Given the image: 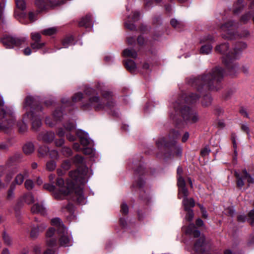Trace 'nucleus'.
<instances>
[{"label":"nucleus","instance_id":"1","mask_svg":"<svg viewBox=\"0 0 254 254\" xmlns=\"http://www.w3.org/2000/svg\"><path fill=\"white\" fill-rule=\"evenodd\" d=\"M85 182L84 174L78 170L69 172V178L67 180L66 185L62 178L57 179L56 185L59 187L58 190H56L54 186L49 184H44L43 188L50 191H54V196L58 199H62L65 196L74 193V199L78 203L83 204L85 203V198L83 195L82 186Z\"/></svg>","mask_w":254,"mask_h":254},{"label":"nucleus","instance_id":"2","mask_svg":"<svg viewBox=\"0 0 254 254\" xmlns=\"http://www.w3.org/2000/svg\"><path fill=\"white\" fill-rule=\"evenodd\" d=\"M223 78V69L216 66L201 76L191 78L189 83L198 91L202 89L217 90L220 88V83Z\"/></svg>","mask_w":254,"mask_h":254},{"label":"nucleus","instance_id":"3","mask_svg":"<svg viewBox=\"0 0 254 254\" xmlns=\"http://www.w3.org/2000/svg\"><path fill=\"white\" fill-rule=\"evenodd\" d=\"M84 93L89 97L88 100L82 103V107L84 110L93 108L96 111H100L106 108L111 109L114 106L112 93L109 91L103 93V98L101 99L93 88H86L84 90Z\"/></svg>","mask_w":254,"mask_h":254},{"label":"nucleus","instance_id":"4","mask_svg":"<svg viewBox=\"0 0 254 254\" xmlns=\"http://www.w3.org/2000/svg\"><path fill=\"white\" fill-rule=\"evenodd\" d=\"M246 47L245 43L238 42L233 47V52H229L223 57V62L229 70L230 74L236 71L238 66L236 63H234V61L239 58L240 54Z\"/></svg>","mask_w":254,"mask_h":254},{"label":"nucleus","instance_id":"5","mask_svg":"<svg viewBox=\"0 0 254 254\" xmlns=\"http://www.w3.org/2000/svg\"><path fill=\"white\" fill-rule=\"evenodd\" d=\"M180 134L178 131L172 130L169 134V140L168 141L164 138L158 139L156 141V144L158 147L164 146L165 148H171L174 151V153L177 155L180 156L182 153V149L180 146L176 145V139L179 136Z\"/></svg>","mask_w":254,"mask_h":254},{"label":"nucleus","instance_id":"6","mask_svg":"<svg viewBox=\"0 0 254 254\" xmlns=\"http://www.w3.org/2000/svg\"><path fill=\"white\" fill-rule=\"evenodd\" d=\"M51 224L57 228L59 237V243L61 247H68L72 245V239L68 235L67 230L64 227L61 219L55 218L51 220Z\"/></svg>","mask_w":254,"mask_h":254},{"label":"nucleus","instance_id":"7","mask_svg":"<svg viewBox=\"0 0 254 254\" xmlns=\"http://www.w3.org/2000/svg\"><path fill=\"white\" fill-rule=\"evenodd\" d=\"M0 131L8 133L14 125L13 112L7 107L0 109Z\"/></svg>","mask_w":254,"mask_h":254},{"label":"nucleus","instance_id":"8","mask_svg":"<svg viewBox=\"0 0 254 254\" xmlns=\"http://www.w3.org/2000/svg\"><path fill=\"white\" fill-rule=\"evenodd\" d=\"M239 27V24L234 21H228L222 24L220 29L223 33L222 36L224 39H233L238 36L237 29Z\"/></svg>","mask_w":254,"mask_h":254},{"label":"nucleus","instance_id":"9","mask_svg":"<svg viewBox=\"0 0 254 254\" xmlns=\"http://www.w3.org/2000/svg\"><path fill=\"white\" fill-rule=\"evenodd\" d=\"M175 108L180 110L183 119L188 122L194 123L199 120L197 114L186 105H175Z\"/></svg>","mask_w":254,"mask_h":254},{"label":"nucleus","instance_id":"10","mask_svg":"<svg viewBox=\"0 0 254 254\" xmlns=\"http://www.w3.org/2000/svg\"><path fill=\"white\" fill-rule=\"evenodd\" d=\"M26 37H15L5 36L1 39V42L6 48H13L14 46H19L26 40Z\"/></svg>","mask_w":254,"mask_h":254},{"label":"nucleus","instance_id":"11","mask_svg":"<svg viewBox=\"0 0 254 254\" xmlns=\"http://www.w3.org/2000/svg\"><path fill=\"white\" fill-rule=\"evenodd\" d=\"M234 175L236 178V185L237 188L241 189L245 185L244 179H247L248 183L250 184H254V178L247 172L246 169L242 171V175L237 171H234Z\"/></svg>","mask_w":254,"mask_h":254},{"label":"nucleus","instance_id":"12","mask_svg":"<svg viewBox=\"0 0 254 254\" xmlns=\"http://www.w3.org/2000/svg\"><path fill=\"white\" fill-rule=\"evenodd\" d=\"M37 112L31 111V113H28L31 118L32 129L34 131H37L42 125L41 119L40 115L37 114Z\"/></svg>","mask_w":254,"mask_h":254},{"label":"nucleus","instance_id":"13","mask_svg":"<svg viewBox=\"0 0 254 254\" xmlns=\"http://www.w3.org/2000/svg\"><path fill=\"white\" fill-rule=\"evenodd\" d=\"M194 250L196 254H202L206 250V245L205 242V238L201 236L195 243L194 245Z\"/></svg>","mask_w":254,"mask_h":254},{"label":"nucleus","instance_id":"14","mask_svg":"<svg viewBox=\"0 0 254 254\" xmlns=\"http://www.w3.org/2000/svg\"><path fill=\"white\" fill-rule=\"evenodd\" d=\"M24 107H30V112L31 111H41L42 110L41 106L37 105L34 103V99L33 97L28 96L25 99Z\"/></svg>","mask_w":254,"mask_h":254},{"label":"nucleus","instance_id":"15","mask_svg":"<svg viewBox=\"0 0 254 254\" xmlns=\"http://www.w3.org/2000/svg\"><path fill=\"white\" fill-rule=\"evenodd\" d=\"M76 135L79 138L80 143L83 146H87L90 143V141L87 132L82 130H77Z\"/></svg>","mask_w":254,"mask_h":254},{"label":"nucleus","instance_id":"16","mask_svg":"<svg viewBox=\"0 0 254 254\" xmlns=\"http://www.w3.org/2000/svg\"><path fill=\"white\" fill-rule=\"evenodd\" d=\"M46 227V225L44 223L41 224L39 226L38 225L32 226L30 233L31 238L32 239L36 238L39 235V232L43 231Z\"/></svg>","mask_w":254,"mask_h":254},{"label":"nucleus","instance_id":"17","mask_svg":"<svg viewBox=\"0 0 254 254\" xmlns=\"http://www.w3.org/2000/svg\"><path fill=\"white\" fill-rule=\"evenodd\" d=\"M55 136V133L53 132H41L39 134L38 138L44 142L49 143L53 141Z\"/></svg>","mask_w":254,"mask_h":254},{"label":"nucleus","instance_id":"18","mask_svg":"<svg viewBox=\"0 0 254 254\" xmlns=\"http://www.w3.org/2000/svg\"><path fill=\"white\" fill-rule=\"evenodd\" d=\"M31 211L32 213H39L43 215H45L46 213V208L43 205L39 203L34 204L31 208Z\"/></svg>","mask_w":254,"mask_h":254},{"label":"nucleus","instance_id":"19","mask_svg":"<svg viewBox=\"0 0 254 254\" xmlns=\"http://www.w3.org/2000/svg\"><path fill=\"white\" fill-rule=\"evenodd\" d=\"M29 118V114L27 112L23 116L22 121L17 123L19 131L21 133H24L27 130V126L25 123Z\"/></svg>","mask_w":254,"mask_h":254},{"label":"nucleus","instance_id":"20","mask_svg":"<svg viewBox=\"0 0 254 254\" xmlns=\"http://www.w3.org/2000/svg\"><path fill=\"white\" fill-rule=\"evenodd\" d=\"M124 64L127 69L131 73H133L136 69V65L135 63L132 60H127L124 61Z\"/></svg>","mask_w":254,"mask_h":254},{"label":"nucleus","instance_id":"21","mask_svg":"<svg viewBox=\"0 0 254 254\" xmlns=\"http://www.w3.org/2000/svg\"><path fill=\"white\" fill-rule=\"evenodd\" d=\"M22 155L19 153H15L12 156L9 157L6 162L7 166H10L14 163L18 161L22 158Z\"/></svg>","mask_w":254,"mask_h":254},{"label":"nucleus","instance_id":"22","mask_svg":"<svg viewBox=\"0 0 254 254\" xmlns=\"http://www.w3.org/2000/svg\"><path fill=\"white\" fill-rule=\"evenodd\" d=\"M186 233L190 235L192 234L195 238H197L200 235V231L195 229V225L193 223H191L188 226Z\"/></svg>","mask_w":254,"mask_h":254},{"label":"nucleus","instance_id":"23","mask_svg":"<svg viewBox=\"0 0 254 254\" xmlns=\"http://www.w3.org/2000/svg\"><path fill=\"white\" fill-rule=\"evenodd\" d=\"M182 203L184 206L185 210H190L195 205L194 200L192 198H184Z\"/></svg>","mask_w":254,"mask_h":254},{"label":"nucleus","instance_id":"24","mask_svg":"<svg viewBox=\"0 0 254 254\" xmlns=\"http://www.w3.org/2000/svg\"><path fill=\"white\" fill-rule=\"evenodd\" d=\"M79 25L80 26H84L88 28L92 26L91 21V16L90 15L87 14L85 17L82 18L79 21Z\"/></svg>","mask_w":254,"mask_h":254},{"label":"nucleus","instance_id":"25","mask_svg":"<svg viewBox=\"0 0 254 254\" xmlns=\"http://www.w3.org/2000/svg\"><path fill=\"white\" fill-rule=\"evenodd\" d=\"M197 94L191 93L185 97V102L187 104H191L195 103L199 98Z\"/></svg>","mask_w":254,"mask_h":254},{"label":"nucleus","instance_id":"26","mask_svg":"<svg viewBox=\"0 0 254 254\" xmlns=\"http://www.w3.org/2000/svg\"><path fill=\"white\" fill-rule=\"evenodd\" d=\"M228 49V45L227 43L218 45L215 48L216 52L224 55L226 54Z\"/></svg>","mask_w":254,"mask_h":254},{"label":"nucleus","instance_id":"27","mask_svg":"<svg viewBox=\"0 0 254 254\" xmlns=\"http://www.w3.org/2000/svg\"><path fill=\"white\" fill-rule=\"evenodd\" d=\"M23 150L25 154L29 155L34 151V146L32 143L27 142L23 147Z\"/></svg>","mask_w":254,"mask_h":254},{"label":"nucleus","instance_id":"28","mask_svg":"<svg viewBox=\"0 0 254 254\" xmlns=\"http://www.w3.org/2000/svg\"><path fill=\"white\" fill-rule=\"evenodd\" d=\"M124 57H131L133 59L137 58V54L136 51L133 49H126L123 52Z\"/></svg>","mask_w":254,"mask_h":254},{"label":"nucleus","instance_id":"29","mask_svg":"<svg viewBox=\"0 0 254 254\" xmlns=\"http://www.w3.org/2000/svg\"><path fill=\"white\" fill-rule=\"evenodd\" d=\"M243 2L244 0H238L237 2L235 3L233 10L235 14H238L243 9L245 5Z\"/></svg>","mask_w":254,"mask_h":254},{"label":"nucleus","instance_id":"30","mask_svg":"<svg viewBox=\"0 0 254 254\" xmlns=\"http://www.w3.org/2000/svg\"><path fill=\"white\" fill-rule=\"evenodd\" d=\"M2 237L3 243L5 245L9 247L12 245V238L5 231L3 232Z\"/></svg>","mask_w":254,"mask_h":254},{"label":"nucleus","instance_id":"31","mask_svg":"<svg viewBox=\"0 0 254 254\" xmlns=\"http://www.w3.org/2000/svg\"><path fill=\"white\" fill-rule=\"evenodd\" d=\"M58 28L56 27L45 29L41 31V33L46 36H52L57 33Z\"/></svg>","mask_w":254,"mask_h":254},{"label":"nucleus","instance_id":"32","mask_svg":"<svg viewBox=\"0 0 254 254\" xmlns=\"http://www.w3.org/2000/svg\"><path fill=\"white\" fill-rule=\"evenodd\" d=\"M27 175V173H25L24 174H22L21 173L18 174L15 177L13 182L11 184H14V185H20L23 182L25 176Z\"/></svg>","mask_w":254,"mask_h":254},{"label":"nucleus","instance_id":"33","mask_svg":"<svg viewBox=\"0 0 254 254\" xmlns=\"http://www.w3.org/2000/svg\"><path fill=\"white\" fill-rule=\"evenodd\" d=\"M212 50V46L211 44H206L201 46L200 49V53L203 55L210 54Z\"/></svg>","mask_w":254,"mask_h":254},{"label":"nucleus","instance_id":"34","mask_svg":"<svg viewBox=\"0 0 254 254\" xmlns=\"http://www.w3.org/2000/svg\"><path fill=\"white\" fill-rule=\"evenodd\" d=\"M170 23L171 25L177 29H181L184 26V24L182 21H178L176 19H172Z\"/></svg>","mask_w":254,"mask_h":254},{"label":"nucleus","instance_id":"35","mask_svg":"<svg viewBox=\"0 0 254 254\" xmlns=\"http://www.w3.org/2000/svg\"><path fill=\"white\" fill-rule=\"evenodd\" d=\"M15 189L14 184H11L9 189L7 193L6 198L8 200H11L14 197V190Z\"/></svg>","mask_w":254,"mask_h":254},{"label":"nucleus","instance_id":"36","mask_svg":"<svg viewBox=\"0 0 254 254\" xmlns=\"http://www.w3.org/2000/svg\"><path fill=\"white\" fill-rule=\"evenodd\" d=\"M189 194V191L187 189L186 187L181 188L179 189V198H181V195H182L184 198H188V196Z\"/></svg>","mask_w":254,"mask_h":254},{"label":"nucleus","instance_id":"37","mask_svg":"<svg viewBox=\"0 0 254 254\" xmlns=\"http://www.w3.org/2000/svg\"><path fill=\"white\" fill-rule=\"evenodd\" d=\"M73 44V38L72 36L65 38L63 41V45L64 48H67L69 46Z\"/></svg>","mask_w":254,"mask_h":254},{"label":"nucleus","instance_id":"38","mask_svg":"<svg viewBox=\"0 0 254 254\" xmlns=\"http://www.w3.org/2000/svg\"><path fill=\"white\" fill-rule=\"evenodd\" d=\"M56 168V163L53 160H50L46 163V169L49 171H53Z\"/></svg>","mask_w":254,"mask_h":254},{"label":"nucleus","instance_id":"39","mask_svg":"<svg viewBox=\"0 0 254 254\" xmlns=\"http://www.w3.org/2000/svg\"><path fill=\"white\" fill-rule=\"evenodd\" d=\"M15 3L17 8L21 10L26 8V2L24 0H15Z\"/></svg>","mask_w":254,"mask_h":254},{"label":"nucleus","instance_id":"40","mask_svg":"<svg viewBox=\"0 0 254 254\" xmlns=\"http://www.w3.org/2000/svg\"><path fill=\"white\" fill-rule=\"evenodd\" d=\"M44 45V43H41L40 42H34L31 44L32 49L35 50L41 49Z\"/></svg>","mask_w":254,"mask_h":254},{"label":"nucleus","instance_id":"41","mask_svg":"<svg viewBox=\"0 0 254 254\" xmlns=\"http://www.w3.org/2000/svg\"><path fill=\"white\" fill-rule=\"evenodd\" d=\"M211 97L209 95L204 96L202 101V104L204 107H207L211 104Z\"/></svg>","mask_w":254,"mask_h":254},{"label":"nucleus","instance_id":"42","mask_svg":"<svg viewBox=\"0 0 254 254\" xmlns=\"http://www.w3.org/2000/svg\"><path fill=\"white\" fill-rule=\"evenodd\" d=\"M63 117V113L58 109H57L53 113V117L56 121L61 120Z\"/></svg>","mask_w":254,"mask_h":254},{"label":"nucleus","instance_id":"43","mask_svg":"<svg viewBox=\"0 0 254 254\" xmlns=\"http://www.w3.org/2000/svg\"><path fill=\"white\" fill-rule=\"evenodd\" d=\"M83 95L81 92H78L74 94L72 97V101L75 103L80 101L83 98Z\"/></svg>","mask_w":254,"mask_h":254},{"label":"nucleus","instance_id":"44","mask_svg":"<svg viewBox=\"0 0 254 254\" xmlns=\"http://www.w3.org/2000/svg\"><path fill=\"white\" fill-rule=\"evenodd\" d=\"M38 151L41 155L44 156L49 152V148L45 145L39 147Z\"/></svg>","mask_w":254,"mask_h":254},{"label":"nucleus","instance_id":"45","mask_svg":"<svg viewBox=\"0 0 254 254\" xmlns=\"http://www.w3.org/2000/svg\"><path fill=\"white\" fill-rule=\"evenodd\" d=\"M185 211L187 212V214L185 217L186 219L188 221H191L193 219L194 216V213L192 210H186Z\"/></svg>","mask_w":254,"mask_h":254},{"label":"nucleus","instance_id":"46","mask_svg":"<svg viewBox=\"0 0 254 254\" xmlns=\"http://www.w3.org/2000/svg\"><path fill=\"white\" fill-rule=\"evenodd\" d=\"M248 221L251 225H254V208L251 210L248 213Z\"/></svg>","mask_w":254,"mask_h":254},{"label":"nucleus","instance_id":"47","mask_svg":"<svg viewBox=\"0 0 254 254\" xmlns=\"http://www.w3.org/2000/svg\"><path fill=\"white\" fill-rule=\"evenodd\" d=\"M64 127L67 131H71L75 129V125L73 123L68 122L64 125Z\"/></svg>","mask_w":254,"mask_h":254},{"label":"nucleus","instance_id":"48","mask_svg":"<svg viewBox=\"0 0 254 254\" xmlns=\"http://www.w3.org/2000/svg\"><path fill=\"white\" fill-rule=\"evenodd\" d=\"M73 162L77 165H81L83 164L84 159L81 156L77 155L74 157Z\"/></svg>","mask_w":254,"mask_h":254},{"label":"nucleus","instance_id":"49","mask_svg":"<svg viewBox=\"0 0 254 254\" xmlns=\"http://www.w3.org/2000/svg\"><path fill=\"white\" fill-rule=\"evenodd\" d=\"M253 15V13L251 12L246 13L243 15L241 18V21L244 23H246L251 18Z\"/></svg>","mask_w":254,"mask_h":254},{"label":"nucleus","instance_id":"50","mask_svg":"<svg viewBox=\"0 0 254 254\" xmlns=\"http://www.w3.org/2000/svg\"><path fill=\"white\" fill-rule=\"evenodd\" d=\"M31 39L34 42H40L41 36L40 33L34 32L31 34Z\"/></svg>","mask_w":254,"mask_h":254},{"label":"nucleus","instance_id":"51","mask_svg":"<svg viewBox=\"0 0 254 254\" xmlns=\"http://www.w3.org/2000/svg\"><path fill=\"white\" fill-rule=\"evenodd\" d=\"M25 201L27 204H31L34 202V198L33 195L29 193L25 195Z\"/></svg>","mask_w":254,"mask_h":254},{"label":"nucleus","instance_id":"52","mask_svg":"<svg viewBox=\"0 0 254 254\" xmlns=\"http://www.w3.org/2000/svg\"><path fill=\"white\" fill-rule=\"evenodd\" d=\"M5 4V0H0V19L3 21V17L2 12L4 9Z\"/></svg>","mask_w":254,"mask_h":254},{"label":"nucleus","instance_id":"53","mask_svg":"<svg viewBox=\"0 0 254 254\" xmlns=\"http://www.w3.org/2000/svg\"><path fill=\"white\" fill-rule=\"evenodd\" d=\"M46 242L48 246L49 247H53L56 245L57 243V240L53 237L47 238Z\"/></svg>","mask_w":254,"mask_h":254},{"label":"nucleus","instance_id":"54","mask_svg":"<svg viewBox=\"0 0 254 254\" xmlns=\"http://www.w3.org/2000/svg\"><path fill=\"white\" fill-rule=\"evenodd\" d=\"M24 186L27 190H30L33 189L34 187V184L32 180H27L24 183Z\"/></svg>","mask_w":254,"mask_h":254},{"label":"nucleus","instance_id":"55","mask_svg":"<svg viewBox=\"0 0 254 254\" xmlns=\"http://www.w3.org/2000/svg\"><path fill=\"white\" fill-rule=\"evenodd\" d=\"M121 211L123 214L126 215L128 213V207L126 202H123L122 204H121Z\"/></svg>","mask_w":254,"mask_h":254},{"label":"nucleus","instance_id":"56","mask_svg":"<svg viewBox=\"0 0 254 254\" xmlns=\"http://www.w3.org/2000/svg\"><path fill=\"white\" fill-rule=\"evenodd\" d=\"M178 186L179 188L186 187V183L184 178L182 176L178 177Z\"/></svg>","mask_w":254,"mask_h":254},{"label":"nucleus","instance_id":"57","mask_svg":"<svg viewBox=\"0 0 254 254\" xmlns=\"http://www.w3.org/2000/svg\"><path fill=\"white\" fill-rule=\"evenodd\" d=\"M62 152L64 155L66 156H70L72 154L71 149L67 147H64L62 149Z\"/></svg>","mask_w":254,"mask_h":254},{"label":"nucleus","instance_id":"58","mask_svg":"<svg viewBox=\"0 0 254 254\" xmlns=\"http://www.w3.org/2000/svg\"><path fill=\"white\" fill-rule=\"evenodd\" d=\"M50 157L54 159H57L59 157V154L57 151L55 150H52L50 152L49 151Z\"/></svg>","mask_w":254,"mask_h":254},{"label":"nucleus","instance_id":"59","mask_svg":"<svg viewBox=\"0 0 254 254\" xmlns=\"http://www.w3.org/2000/svg\"><path fill=\"white\" fill-rule=\"evenodd\" d=\"M71 164L69 160H65L62 164V167L64 170H68L70 168Z\"/></svg>","mask_w":254,"mask_h":254},{"label":"nucleus","instance_id":"60","mask_svg":"<svg viewBox=\"0 0 254 254\" xmlns=\"http://www.w3.org/2000/svg\"><path fill=\"white\" fill-rule=\"evenodd\" d=\"M214 41L213 37L211 35H207L200 39V43L205 42L206 41Z\"/></svg>","mask_w":254,"mask_h":254},{"label":"nucleus","instance_id":"61","mask_svg":"<svg viewBox=\"0 0 254 254\" xmlns=\"http://www.w3.org/2000/svg\"><path fill=\"white\" fill-rule=\"evenodd\" d=\"M210 152V149L207 147H205L201 150V154L202 156L208 155Z\"/></svg>","mask_w":254,"mask_h":254},{"label":"nucleus","instance_id":"62","mask_svg":"<svg viewBox=\"0 0 254 254\" xmlns=\"http://www.w3.org/2000/svg\"><path fill=\"white\" fill-rule=\"evenodd\" d=\"M10 146L7 143L1 142L0 143V150H7Z\"/></svg>","mask_w":254,"mask_h":254},{"label":"nucleus","instance_id":"63","mask_svg":"<svg viewBox=\"0 0 254 254\" xmlns=\"http://www.w3.org/2000/svg\"><path fill=\"white\" fill-rule=\"evenodd\" d=\"M140 13L138 11H134L132 16V20L133 21H136L139 20Z\"/></svg>","mask_w":254,"mask_h":254},{"label":"nucleus","instance_id":"64","mask_svg":"<svg viewBox=\"0 0 254 254\" xmlns=\"http://www.w3.org/2000/svg\"><path fill=\"white\" fill-rule=\"evenodd\" d=\"M55 229H54L53 228H50L47 232V234H46L47 238L53 237V236L54 235V233H55Z\"/></svg>","mask_w":254,"mask_h":254}]
</instances>
